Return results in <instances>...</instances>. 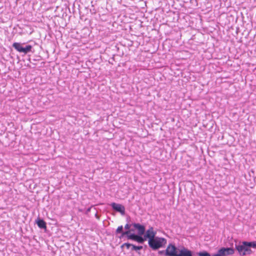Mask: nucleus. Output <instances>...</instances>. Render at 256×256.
<instances>
[{
  "mask_svg": "<svg viewBox=\"0 0 256 256\" xmlns=\"http://www.w3.org/2000/svg\"><path fill=\"white\" fill-rule=\"evenodd\" d=\"M166 256H192V252L184 246L180 249L177 248L174 244H170L166 248Z\"/></svg>",
  "mask_w": 256,
  "mask_h": 256,
  "instance_id": "f257e3e1",
  "label": "nucleus"
},
{
  "mask_svg": "<svg viewBox=\"0 0 256 256\" xmlns=\"http://www.w3.org/2000/svg\"><path fill=\"white\" fill-rule=\"evenodd\" d=\"M166 244V240L164 238L158 236L148 240V246L153 250H156L162 248Z\"/></svg>",
  "mask_w": 256,
  "mask_h": 256,
  "instance_id": "f03ea898",
  "label": "nucleus"
},
{
  "mask_svg": "<svg viewBox=\"0 0 256 256\" xmlns=\"http://www.w3.org/2000/svg\"><path fill=\"white\" fill-rule=\"evenodd\" d=\"M23 44H24L20 42H14L12 44V47L16 50V51L19 52L24 53V54H26L32 51V46L26 45V46L24 47L22 46Z\"/></svg>",
  "mask_w": 256,
  "mask_h": 256,
  "instance_id": "7ed1b4c3",
  "label": "nucleus"
},
{
  "mask_svg": "<svg viewBox=\"0 0 256 256\" xmlns=\"http://www.w3.org/2000/svg\"><path fill=\"white\" fill-rule=\"evenodd\" d=\"M236 248L240 255L245 256L250 254L252 251L250 248H248L246 244H244V242H240L238 244H236Z\"/></svg>",
  "mask_w": 256,
  "mask_h": 256,
  "instance_id": "20e7f679",
  "label": "nucleus"
},
{
  "mask_svg": "<svg viewBox=\"0 0 256 256\" xmlns=\"http://www.w3.org/2000/svg\"><path fill=\"white\" fill-rule=\"evenodd\" d=\"M112 208L116 211L120 212L122 214H124L125 213V208L124 206L119 204H116L112 202L110 204Z\"/></svg>",
  "mask_w": 256,
  "mask_h": 256,
  "instance_id": "39448f33",
  "label": "nucleus"
},
{
  "mask_svg": "<svg viewBox=\"0 0 256 256\" xmlns=\"http://www.w3.org/2000/svg\"><path fill=\"white\" fill-rule=\"evenodd\" d=\"M234 250L233 248H222L219 250V255L224 254L231 255L234 254Z\"/></svg>",
  "mask_w": 256,
  "mask_h": 256,
  "instance_id": "423d86ee",
  "label": "nucleus"
},
{
  "mask_svg": "<svg viewBox=\"0 0 256 256\" xmlns=\"http://www.w3.org/2000/svg\"><path fill=\"white\" fill-rule=\"evenodd\" d=\"M142 235L136 234L131 235L130 236V240L136 241L140 244H143L144 241L146 240V238L144 236H142Z\"/></svg>",
  "mask_w": 256,
  "mask_h": 256,
  "instance_id": "0eeeda50",
  "label": "nucleus"
},
{
  "mask_svg": "<svg viewBox=\"0 0 256 256\" xmlns=\"http://www.w3.org/2000/svg\"><path fill=\"white\" fill-rule=\"evenodd\" d=\"M156 232L154 231V228L150 227L146 231V234L144 235L146 240L148 238V240L156 238Z\"/></svg>",
  "mask_w": 256,
  "mask_h": 256,
  "instance_id": "6e6552de",
  "label": "nucleus"
},
{
  "mask_svg": "<svg viewBox=\"0 0 256 256\" xmlns=\"http://www.w3.org/2000/svg\"><path fill=\"white\" fill-rule=\"evenodd\" d=\"M132 226L134 228L138 230V234L143 235L146 231L145 226L138 223H134Z\"/></svg>",
  "mask_w": 256,
  "mask_h": 256,
  "instance_id": "1a4fd4ad",
  "label": "nucleus"
},
{
  "mask_svg": "<svg viewBox=\"0 0 256 256\" xmlns=\"http://www.w3.org/2000/svg\"><path fill=\"white\" fill-rule=\"evenodd\" d=\"M134 230L131 229L130 230H128L126 232H122V234L120 236V238H122L124 236H126L128 240H130V237L131 235H134V234H132L131 232H134Z\"/></svg>",
  "mask_w": 256,
  "mask_h": 256,
  "instance_id": "9d476101",
  "label": "nucleus"
},
{
  "mask_svg": "<svg viewBox=\"0 0 256 256\" xmlns=\"http://www.w3.org/2000/svg\"><path fill=\"white\" fill-rule=\"evenodd\" d=\"M36 224L40 228H46V222L43 220L38 219Z\"/></svg>",
  "mask_w": 256,
  "mask_h": 256,
  "instance_id": "9b49d317",
  "label": "nucleus"
},
{
  "mask_svg": "<svg viewBox=\"0 0 256 256\" xmlns=\"http://www.w3.org/2000/svg\"><path fill=\"white\" fill-rule=\"evenodd\" d=\"M244 244H246L248 248H250L251 247L253 248H256V241L252 242H244Z\"/></svg>",
  "mask_w": 256,
  "mask_h": 256,
  "instance_id": "f8f14e48",
  "label": "nucleus"
},
{
  "mask_svg": "<svg viewBox=\"0 0 256 256\" xmlns=\"http://www.w3.org/2000/svg\"><path fill=\"white\" fill-rule=\"evenodd\" d=\"M142 248L143 247L142 246H136L134 244H132V247L131 248V250L138 252V250H142Z\"/></svg>",
  "mask_w": 256,
  "mask_h": 256,
  "instance_id": "ddd939ff",
  "label": "nucleus"
},
{
  "mask_svg": "<svg viewBox=\"0 0 256 256\" xmlns=\"http://www.w3.org/2000/svg\"><path fill=\"white\" fill-rule=\"evenodd\" d=\"M132 244H130L128 242H126V243L123 244L121 246V248H123L124 246H126L127 249H129L130 247L131 248L132 247Z\"/></svg>",
  "mask_w": 256,
  "mask_h": 256,
  "instance_id": "4468645a",
  "label": "nucleus"
},
{
  "mask_svg": "<svg viewBox=\"0 0 256 256\" xmlns=\"http://www.w3.org/2000/svg\"><path fill=\"white\" fill-rule=\"evenodd\" d=\"M198 254V256H210V254L206 252H200Z\"/></svg>",
  "mask_w": 256,
  "mask_h": 256,
  "instance_id": "2eb2a0df",
  "label": "nucleus"
},
{
  "mask_svg": "<svg viewBox=\"0 0 256 256\" xmlns=\"http://www.w3.org/2000/svg\"><path fill=\"white\" fill-rule=\"evenodd\" d=\"M122 230H123L122 226H119L116 230V234H122V232H124L122 231Z\"/></svg>",
  "mask_w": 256,
  "mask_h": 256,
  "instance_id": "dca6fc26",
  "label": "nucleus"
},
{
  "mask_svg": "<svg viewBox=\"0 0 256 256\" xmlns=\"http://www.w3.org/2000/svg\"><path fill=\"white\" fill-rule=\"evenodd\" d=\"M166 250H160L158 252V254H164V256H166Z\"/></svg>",
  "mask_w": 256,
  "mask_h": 256,
  "instance_id": "f3484780",
  "label": "nucleus"
},
{
  "mask_svg": "<svg viewBox=\"0 0 256 256\" xmlns=\"http://www.w3.org/2000/svg\"><path fill=\"white\" fill-rule=\"evenodd\" d=\"M130 225L128 224H126L125 226H124V228L126 230H130Z\"/></svg>",
  "mask_w": 256,
  "mask_h": 256,
  "instance_id": "a211bd4d",
  "label": "nucleus"
},
{
  "mask_svg": "<svg viewBox=\"0 0 256 256\" xmlns=\"http://www.w3.org/2000/svg\"><path fill=\"white\" fill-rule=\"evenodd\" d=\"M219 250L218 251L216 254H214L213 256H226L224 254L219 255Z\"/></svg>",
  "mask_w": 256,
  "mask_h": 256,
  "instance_id": "6ab92c4d",
  "label": "nucleus"
},
{
  "mask_svg": "<svg viewBox=\"0 0 256 256\" xmlns=\"http://www.w3.org/2000/svg\"><path fill=\"white\" fill-rule=\"evenodd\" d=\"M90 209H91V208H88L87 210H86V212H90Z\"/></svg>",
  "mask_w": 256,
  "mask_h": 256,
  "instance_id": "aec40b11",
  "label": "nucleus"
},
{
  "mask_svg": "<svg viewBox=\"0 0 256 256\" xmlns=\"http://www.w3.org/2000/svg\"><path fill=\"white\" fill-rule=\"evenodd\" d=\"M95 216H96L98 219H99V216H98V214H95Z\"/></svg>",
  "mask_w": 256,
  "mask_h": 256,
  "instance_id": "412c9836",
  "label": "nucleus"
}]
</instances>
